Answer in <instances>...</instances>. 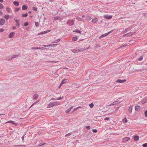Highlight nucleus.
Instances as JSON below:
<instances>
[{"label": "nucleus", "instance_id": "obj_1", "mask_svg": "<svg viewBox=\"0 0 147 147\" xmlns=\"http://www.w3.org/2000/svg\"><path fill=\"white\" fill-rule=\"evenodd\" d=\"M59 105V103L57 102H51L48 105L47 108H51L55 105Z\"/></svg>", "mask_w": 147, "mask_h": 147}, {"label": "nucleus", "instance_id": "obj_2", "mask_svg": "<svg viewBox=\"0 0 147 147\" xmlns=\"http://www.w3.org/2000/svg\"><path fill=\"white\" fill-rule=\"evenodd\" d=\"M120 102V101H119V100H116V101H114V102H113L111 104H110L109 106H111L112 105H117Z\"/></svg>", "mask_w": 147, "mask_h": 147}, {"label": "nucleus", "instance_id": "obj_3", "mask_svg": "<svg viewBox=\"0 0 147 147\" xmlns=\"http://www.w3.org/2000/svg\"><path fill=\"white\" fill-rule=\"evenodd\" d=\"M67 22L69 26H71L74 24V20H69L67 21Z\"/></svg>", "mask_w": 147, "mask_h": 147}, {"label": "nucleus", "instance_id": "obj_4", "mask_svg": "<svg viewBox=\"0 0 147 147\" xmlns=\"http://www.w3.org/2000/svg\"><path fill=\"white\" fill-rule=\"evenodd\" d=\"M5 21L3 18H1L0 20V25H3L5 23Z\"/></svg>", "mask_w": 147, "mask_h": 147}, {"label": "nucleus", "instance_id": "obj_5", "mask_svg": "<svg viewBox=\"0 0 147 147\" xmlns=\"http://www.w3.org/2000/svg\"><path fill=\"white\" fill-rule=\"evenodd\" d=\"M57 45V44H51L48 45H43V46L45 47H55Z\"/></svg>", "mask_w": 147, "mask_h": 147}, {"label": "nucleus", "instance_id": "obj_6", "mask_svg": "<svg viewBox=\"0 0 147 147\" xmlns=\"http://www.w3.org/2000/svg\"><path fill=\"white\" fill-rule=\"evenodd\" d=\"M51 31V30H48L46 31L41 32L38 34V35L45 34L50 32Z\"/></svg>", "mask_w": 147, "mask_h": 147}, {"label": "nucleus", "instance_id": "obj_7", "mask_svg": "<svg viewBox=\"0 0 147 147\" xmlns=\"http://www.w3.org/2000/svg\"><path fill=\"white\" fill-rule=\"evenodd\" d=\"M126 80L124 79L123 80H121L120 79H118L116 80L117 82H118L119 83H122L124 82H126Z\"/></svg>", "mask_w": 147, "mask_h": 147}, {"label": "nucleus", "instance_id": "obj_8", "mask_svg": "<svg viewBox=\"0 0 147 147\" xmlns=\"http://www.w3.org/2000/svg\"><path fill=\"white\" fill-rule=\"evenodd\" d=\"M133 34L132 33L129 32L123 35V36H126L127 37H129L132 36Z\"/></svg>", "mask_w": 147, "mask_h": 147}, {"label": "nucleus", "instance_id": "obj_9", "mask_svg": "<svg viewBox=\"0 0 147 147\" xmlns=\"http://www.w3.org/2000/svg\"><path fill=\"white\" fill-rule=\"evenodd\" d=\"M130 139V138L128 137H125L123 138L122 142H124L128 141Z\"/></svg>", "mask_w": 147, "mask_h": 147}, {"label": "nucleus", "instance_id": "obj_10", "mask_svg": "<svg viewBox=\"0 0 147 147\" xmlns=\"http://www.w3.org/2000/svg\"><path fill=\"white\" fill-rule=\"evenodd\" d=\"M104 17L106 18L107 19H110L112 17V16H108V15H104Z\"/></svg>", "mask_w": 147, "mask_h": 147}, {"label": "nucleus", "instance_id": "obj_11", "mask_svg": "<svg viewBox=\"0 0 147 147\" xmlns=\"http://www.w3.org/2000/svg\"><path fill=\"white\" fill-rule=\"evenodd\" d=\"M67 79H63L62 81V82L61 84L60 85V86L59 87V88H60L61 86L63 84L65 83L66 82H67Z\"/></svg>", "mask_w": 147, "mask_h": 147}, {"label": "nucleus", "instance_id": "obj_12", "mask_svg": "<svg viewBox=\"0 0 147 147\" xmlns=\"http://www.w3.org/2000/svg\"><path fill=\"white\" fill-rule=\"evenodd\" d=\"M23 10H26L28 9V6L26 5H24L22 7Z\"/></svg>", "mask_w": 147, "mask_h": 147}, {"label": "nucleus", "instance_id": "obj_13", "mask_svg": "<svg viewBox=\"0 0 147 147\" xmlns=\"http://www.w3.org/2000/svg\"><path fill=\"white\" fill-rule=\"evenodd\" d=\"M135 110L136 111H139L140 109V107L138 105H137L135 107Z\"/></svg>", "mask_w": 147, "mask_h": 147}, {"label": "nucleus", "instance_id": "obj_14", "mask_svg": "<svg viewBox=\"0 0 147 147\" xmlns=\"http://www.w3.org/2000/svg\"><path fill=\"white\" fill-rule=\"evenodd\" d=\"M134 140L135 141H138L139 139V137L138 136L135 135L134 136Z\"/></svg>", "mask_w": 147, "mask_h": 147}, {"label": "nucleus", "instance_id": "obj_15", "mask_svg": "<svg viewBox=\"0 0 147 147\" xmlns=\"http://www.w3.org/2000/svg\"><path fill=\"white\" fill-rule=\"evenodd\" d=\"M6 123H11V124H13L15 126H17L16 123H15L14 121H7V122Z\"/></svg>", "mask_w": 147, "mask_h": 147}, {"label": "nucleus", "instance_id": "obj_16", "mask_svg": "<svg viewBox=\"0 0 147 147\" xmlns=\"http://www.w3.org/2000/svg\"><path fill=\"white\" fill-rule=\"evenodd\" d=\"M18 57V56L17 55H14L13 56V57H12L11 59H6L5 60L7 61H10L12 59L16 57Z\"/></svg>", "mask_w": 147, "mask_h": 147}, {"label": "nucleus", "instance_id": "obj_17", "mask_svg": "<svg viewBox=\"0 0 147 147\" xmlns=\"http://www.w3.org/2000/svg\"><path fill=\"white\" fill-rule=\"evenodd\" d=\"M98 21V19L96 18H95L92 20V22L93 23H96Z\"/></svg>", "mask_w": 147, "mask_h": 147}, {"label": "nucleus", "instance_id": "obj_18", "mask_svg": "<svg viewBox=\"0 0 147 147\" xmlns=\"http://www.w3.org/2000/svg\"><path fill=\"white\" fill-rule=\"evenodd\" d=\"M13 3L14 5L16 6H18L19 5V3L18 1H14L13 2Z\"/></svg>", "mask_w": 147, "mask_h": 147}, {"label": "nucleus", "instance_id": "obj_19", "mask_svg": "<svg viewBox=\"0 0 147 147\" xmlns=\"http://www.w3.org/2000/svg\"><path fill=\"white\" fill-rule=\"evenodd\" d=\"M111 32H108L107 33H106L105 34H102L101 35L100 37H105L106 36H107Z\"/></svg>", "mask_w": 147, "mask_h": 147}, {"label": "nucleus", "instance_id": "obj_20", "mask_svg": "<svg viewBox=\"0 0 147 147\" xmlns=\"http://www.w3.org/2000/svg\"><path fill=\"white\" fill-rule=\"evenodd\" d=\"M14 34V32H11L9 35V37H13Z\"/></svg>", "mask_w": 147, "mask_h": 147}, {"label": "nucleus", "instance_id": "obj_21", "mask_svg": "<svg viewBox=\"0 0 147 147\" xmlns=\"http://www.w3.org/2000/svg\"><path fill=\"white\" fill-rule=\"evenodd\" d=\"M38 97V94H35L33 96V98L34 99H36Z\"/></svg>", "mask_w": 147, "mask_h": 147}, {"label": "nucleus", "instance_id": "obj_22", "mask_svg": "<svg viewBox=\"0 0 147 147\" xmlns=\"http://www.w3.org/2000/svg\"><path fill=\"white\" fill-rule=\"evenodd\" d=\"M132 110V107H130L128 109V111L129 113L131 114Z\"/></svg>", "mask_w": 147, "mask_h": 147}, {"label": "nucleus", "instance_id": "obj_23", "mask_svg": "<svg viewBox=\"0 0 147 147\" xmlns=\"http://www.w3.org/2000/svg\"><path fill=\"white\" fill-rule=\"evenodd\" d=\"M60 40H61L60 39H57L56 40H55V41H53L52 42V43H57V42H59Z\"/></svg>", "mask_w": 147, "mask_h": 147}, {"label": "nucleus", "instance_id": "obj_24", "mask_svg": "<svg viewBox=\"0 0 147 147\" xmlns=\"http://www.w3.org/2000/svg\"><path fill=\"white\" fill-rule=\"evenodd\" d=\"M54 20H61V19H59V16L55 17H54Z\"/></svg>", "mask_w": 147, "mask_h": 147}, {"label": "nucleus", "instance_id": "obj_25", "mask_svg": "<svg viewBox=\"0 0 147 147\" xmlns=\"http://www.w3.org/2000/svg\"><path fill=\"white\" fill-rule=\"evenodd\" d=\"M86 18L88 20H90L91 19V17L89 16H87L86 17Z\"/></svg>", "mask_w": 147, "mask_h": 147}, {"label": "nucleus", "instance_id": "obj_26", "mask_svg": "<svg viewBox=\"0 0 147 147\" xmlns=\"http://www.w3.org/2000/svg\"><path fill=\"white\" fill-rule=\"evenodd\" d=\"M73 107L72 106L71 107H70L67 109V110L66 111V112H67V113H69L71 111V109Z\"/></svg>", "mask_w": 147, "mask_h": 147}, {"label": "nucleus", "instance_id": "obj_27", "mask_svg": "<svg viewBox=\"0 0 147 147\" xmlns=\"http://www.w3.org/2000/svg\"><path fill=\"white\" fill-rule=\"evenodd\" d=\"M28 15V14L27 13H26L25 14H23L22 15V17H26Z\"/></svg>", "mask_w": 147, "mask_h": 147}, {"label": "nucleus", "instance_id": "obj_28", "mask_svg": "<svg viewBox=\"0 0 147 147\" xmlns=\"http://www.w3.org/2000/svg\"><path fill=\"white\" fill-rule=\"evenodd\" d=\"M131 28L129 27V28H127V29H126L125 30L124 32V33H126L127 31H129V30H130Z\"/></svg>", "mask_w": 147, "mask_h": 147}, {"label": "nucleus", "instance_id": "obj_29", "mask_svg": "<svg viewBox=\"0 0 147 147\" xmlns=\"http://www.w3.org/2000/svg\"><path fill=\"white\" fill-rule=\"evenodd\" d=\"M4 8V6L1 3H0V9H2Z\"/></svg>", "mask_w": 147, "mask_h": 147}, {"label": "nucleus", "instance_id": "obj_30", "mask_svg": "<svg viewBox=\"0 0 147 147\" xmlns=\"http://www.w3.org/2000/svg\"><path fill=\"white\" fill-rule=\"evenodd\" d=\"M32 9L34 11H37V8L36 7H33Z\"/></svg>", "mask_w": 147, "mask_h": 147}, {"label": "nucleus", "instance_id": "obj_31", "mask_svg": "<svg viewBox=\"0 0 147 147\" xmlns=\"http://www.w3.org/2000/svg\"><path fill=\"white\" fill-rule=\"evenodd\" d=\"M9 17V15H7L5 16V18L6 20L8 19Z\"/></svg>", "mask_w": 147, "mask_h": 147}, {"label": "nucleus", "instance_id": "obj_32", "mask_svg": "<svg viewBox=\"0 0 147 147\" xmlns=\"http://www.w3.org/2000/svg\"><path fill=\"white\" fill-rule=\"evenodd\" d=\"M38 49H41L42 50H45L46 49L45 48L42 47H38Z\"/></svg>", "mask_w": 147, "mask_h": 147}, {"label": "nucleus", "instance_id": "obj_33", "mask_svg": "<svg viewBox=\"0 0 147 147\" xmlns=\"http://www.w3.org/2000/svg\"><path fill=\"white\" fill-rule=\"evenodd\" d=\"M81 51V50H74V53H76L78 52L79 51Z\"/></svg>", "mask_w": 147, "mask_h": 147}, {"label": "nucleus", "instance_id": "obj_34", "mask_svg": "<svg viewBox=\"0 0 147 147\" xmlns=\"http://www.w3.org/2000/svg\"><path fill=\"white\" fill-rule=\"evenodd\" d=\"M6 10L8 12H9L10 11V9L9 7H7L6 8Z\"/></svg>", "mask_w": 147, "mask_h": 147}, {"label": "nucleus", "instance_id": "obj_35", "mask_svg": "<svg viewBox=\"0 0 147 147\" xmlns=\"http://www.w3.org/2000/svg\"><path fill=\"white\" fill-rule=\"evenodd\" d=\"M35 24L36 26L38 27L39 26V23L38 22H35Z\"/></svg>", "mask_w": 147, "mask_h": 147}, {"label": "nucleus", "instance_id": "obj_36", "mask_svg": "<svg viewBox=\"0 0 147 147\" xmlns=\"http://www.w3.org/2000/svg\"><path fill=\"white\" fill-rule=\"evenodd\" d=\"M89 105L90 106V108H92L94 106V104H93V103H91Z\"/></svg>", "mask_w": 147, "mask_h": 147}, {"label": "nucleus", "instance_id": "obj_37", "mask_svg": "<svg viewBox=\"0 0 147 147\" xmlns=\"http://www.w3.org/2000/svg\"><path fill=\"white\" fill-rule=\"evenodd\" d=\"M143 57L142 56H141L139 58H138V60L141 61L142 60Z\"/></svg>", "mask_w": 147, "mask_h": 147}, {"label": "nucleus", "instance_id": "obj_38", "mask_svg": "<svg viewBox=\"0 0 147 147\" xmlns=\"http://www.w3.org/2000/svg\"><path fill=\"white\" fill-rule=\"evenodd\" d=\"M28 25V22H26L24 24V25L25 26H26Z\"/></svg>", "mask_w": 147, "mask_h": 147}, {"label": "nucleus", "instance_id": "obj_39", "mask_svg": "<svg viewBox=\"0 0 147 147\" xmlns=\"http://www.w3.org/2000/svg\"><path fill=\"white\" fill-rule=\"evenodd\" d=\"M142 146L143 147H147V143L143 144H142Z\"/></svg>", "mask_w": 147, "mask_h": 147}, {"label": "nucleus", "instance_id": "obj_40", "mask_svg": "<svg viewBox=\"0 0 147 147\" xmlns=\"http://www.w3.org/2000/svg\"><path fill=\"white\" fill-rule=\"evenodd\" d=\"M74 64H75V65L76 67L78 66V65H79V63L77 62H75V63H74Z\"/></svg>", "mask_w": 147, "mask_h": 147}, {"label": "nucleus", "instance_id": "obj_41", "mask_svg": "<svg viewBox=\"0 0 147 147\" xmlns=\"http://www.w3.org/2000/svg\"><path fill=\"white\" fill-rule=\"evenodd\" d=\"M71 134V133H69V134L65 135V137H66L70 135Z\"/></svg>", "mask_w": 147, "mask_h": 147}, {"label": "nucleus", "instance_id": "obj_42", "mask_svg": "<svg viewBox=\"0 0 147 147\" xmlns=\"http://www.w3.org/2000/svg\"><path fill=\"white\" fill-rule=\"evenodd\" d=\"M123 121L124 123H127V120L126 118H125V119H123Z\"/></svg>", "mask_w": 147, "mask_h": 147}, {"label": "nucleus", "instance_id": "obj_43", "mask_svg": "<svg viewBox=\"0 0 147 147\" xmlns=\"http://www.w3.org/2000/svg\"><path fill=\"white\" fill-rule=\"evenodd\" d=\"M32 49H38V47H33L32 48Z\"/></svg>", "mask_w": 147, "mask_h": 147}, {"label": "nucleus", "instance_id": "obj_44", "mask_svg": "<svg viewBox=\"0 0 147 147\" xmlns=\"http://www.w3.org/2000/svg\"><path fill=\"white\" fill-rule=\"evenodd\" d=\"M81 31H80L79 30H74V32H78V33H81Z\"/></svg>", "mask_w": 147, "mask_h": 147}, {"label": "nucleus", "instance_id": "obj_45", "mask_svg": "<svg viewBox=\"0 0 147 147\" xmlns=\"http://www.w3.org/2000/svg\"><path fill=\"white\" fill-rule=\"evenodd\" d=\"M20 9V8H16L15 10H16V11H19Z\"/></svg>", "mask_w": 147, "mask_h": 147}, {"label": "nucleus", "instance_id": "obj_46", "mask_svg": "<svg viewBox=\"0 0 147 147\" xmlns=\"http://www.w3.org/2000/svg\"><path fill=\"white\" fill-rule=\"evenodd\" d=\"M15 20V22L17 23H18L20 21V20H18V19H15V18H14V19Z\"/></svg>", "mask_w": 147, "mask_h": 147}, {"label": "nucleus", "instance_id": "obj_47", "mask_svg": "<svg viewBox=\"0 0 147 147\" xmlns=\"http://www.w3.org/2000/svg\"><path fill=\"white\" fill-rule=\"evenodd\" d=\"M145 116L146 117H147V110H146L144 113Z\"/></svg>", "mask_w": 147, "mask_h": 147}, {"label": "nucleus", "instance_id": "obj_48", "mask_svg": "<svg viewBox=\"0 0 147 147\" xmlns=\"http://www.w3.org/2000/svg\"><path fill=\"white\" fill-rule=\"evenodd\" d=\"M81 108V107H78L77 108H74V111H76V110H77V109H78L79 108Z\"/></svg>", "mask_w": 147, "mask_h": 147}, {"label": "nucleus", "instance_id": "obj_49", "mask_svg": "<svg viewBox=\"0 0 147 147\" xmlns=\"http://www.w3.org/2000/svg\"><path fill=\"white\" fill-rule=\"evenodd\" d=\"M37 102H35L34 103H33L32 105L30 107V108H29V109H30V108H31L35 104V103H36Z\"/></svg>", "mask_w": 147, "mask_h": 147}, {"label": "nucleus", "instance_id": "obj_50", "mask_svg": "<svg viewBox=\"0 0 147 147\" xmlns=\"http://www.w3.org/2000/svg\"><path fill=\"white\" fill-rule=\"evenodd\" d=\"M37 102H35L34 103H33L32 105L30 107V108H29V109H30V108H31L35 104V103H36Z\"/></svg>", "mask_w": 147, "mask_h": 147}, {"label": "nucleus", "instance_id": "obj_51", "mask_svg": "<svg viewBox=\"0 0 147 147\" xmlns=\"http://www.w3.org/2000/svg\"><path fill=\"white\" fill-rule=\"evenodd\" d=\"M109 117H106L104 119L105 120H109Z\"/></svg>", "mask_w": 147, "mask_h": 147}, {"label": "nucleus", "instance_id": "obj_52", "mask_svg": "<svg viewBox=\"0 0 147 147\" xmlns=\"http://www.w3.org/2000/svg\"><path fill=\"white\" fill-rule=\"evenodd\" d=\"M92 131L94 133H96L97 132V130L96 129H92Z\"/></svg>", "mask_w": 147, "mask_h": 147}, {"label": "nucleus", "instance_id": "obj_53", "mask_svg": "<svg viewBox=\"0 0 147 147\" xmlns=\"http://www.w3.org/2000/svg\"><path fill=\"white\" fill-rule=\"evenodd\" d=\"M86 128L88 129H89L90 128V127L89 126H88L86 127Z\"/></svg>", "mask_w": 147, "mask_h": 147}, {"label": "nucleus", "instance_id": "obj_54", "mask_svg": "<svg viewBox=\"0 0 147 147\" xmlns=\"http://www.w3.org/2000/svg\"><path fill=\"white\" fill-rule=\"evenodd\" d=\"M4 31V30L3 28H0V32H3Z\"/></svg>", "mask_w": 147, "mask_h": 147}, {"label": "nucleus", "instance_id": "obj_55", "mask_svg": "<svg viewBox=\"0 0 147 147\" xmlns=\"http://www.w3.org/2000/svg\"><path fill=\"white\" fill-rule=\"evenodd\" d=\"M63 98V96H62V97H59L57 99V100H60L62 99Z\"/></svg>", "mask_w": 147, "mask_h": 147}, {"label": "nucleus", "instance_id": "obj_56", "mask_svg": "<svg viewBox=\"0 0 147 147\" xmlns=\"http://www.w3.org/2000/svg\"><path fill=\"white\" fill-rule=\"evenodd\" d=\"M77 19L78 20H82V19L81 18H77Z\"/></svg>", "mask_w": 147, "mask_h": 147}, {"label": "nucleus", "instance_id": "obj_57", "mask_svg": "<svg viewBox=\"0 0 147 147\" xmlns=\"http://www.w3.org/2000/svg\"><path fill=\"white\" fill-rule=\"evenodd\" d=\"M127 46V45H122L120 47V48H122V47H126Z\"/></svg>", "mask_w": 147, "mask_h": 147}, {"label": "nucleus", "instance_id": "obj_58", "mask_svg": "<svg viewBox=\"0 0 147 147\" xmlns=\"http://www.w3.org/2000/svg\"><path fill=\"white\" fill-rule=\"evenodd\" d=\"M3 12L1 11L0 10V16H2L3 15Z\"/></svg>", "mask_w": 147, "mask_h": 147}, {"label": "nucleus", "instance_id": "obj_59", "mask_svg": "<svg viewBox=\"0 0 147 147\" xmlns=\"http://www.w3.org/2000/svg\"><path fill=\"white\" fill-rule=\"evenodd\" d=\"M96 47H100V45L99 44H97L96 45Z\"/></svg>", "mask_w": 147, "mask_h": 147}, {"label": "nucleus", "instance_id": "obj_60", "mask_svg": "<svg viewBox=\"0 0 147 147\" xmlns=\"http://www.w3.org/2000/svg\"><path fill=\"white\" fill-rule=\"evenodd\" d=\"M45 144V143H44L42 144H38V146H42V145L44 144Z\"/></svg>", "mask_w": 147, "mask_h": 147}, {"label": "nucleus", "instance_id": "obj_61", "mask_svg": "<svg viewBox=\"0 0 147 147\" xmlns=\"http://www.w3.org/2000/svg\"><path fill=\"white\" fill-rule=\"evenodd\" d=\"M16 25L17 26L19 27L20 26L19 23H17Z\"/></svg>", "mask_w": 147, "mask_h": 147}, {"label": "nucleus", "instance_id": "obj_62", "mask_svg": "<svg viewBox=\"0 0 147 147\" xmlns=\"http://www.w3.org/2000/svg\"><path fill=\"white\" fill-rule=\"evenodd\" d=\"M77 37H74V41H76L77 40Z\"/></svg>", "mask_w": 147, "mask_h": 147}, {"label": "nucleus", "instance_id": "obj_63", "mask_svg": "<svg viewBox=\"0 0 147 147\" xmlns=\"http://www.w3.org/2000/svg\"><path fill=\"white\" fill-rule=\"evenodd\" d=\"M24 136H23L22 137V139L23 141L24 140Z\"/></svg>", "mask_w": 147, "mask_h": 147}, {"label": "nucleus", "instance_id": "obj_64", "mask_svg": "<svg viewBox=\"0 0 147 147\" xmlns=\"http://www.w3.org/2000/svg\"><path fill=\"white\" fill-rule=\"evenodd\" d=\"M16 28V26H13V29H15Z\"/></svg>", "mask_w": 147, "mask_h": 147}]
</instances>
